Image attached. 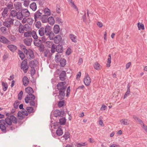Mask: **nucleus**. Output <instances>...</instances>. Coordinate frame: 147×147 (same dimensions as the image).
I'll list each match as a JSON object with an SVG mask.
<instances>
[{"instance_id": "obj_30", "label": "nucleus", "mask_w": 147, "mask_h": 147, "mask_svg": "<svg viewBox=\"0 0 147 147\" xmlns=\"http://www.w3.org/2000/svg\"><path fill=\"white\" fill-rule=\"evenodd\" d=\"M18 12L15 9L11 10L10 13V16L12 17H15L17 15Z\"/></svg>"}, {"instance_id": "obj_43", "label": "nucleus", "mask_w": 147, "mask_h": 147, "mask_svg": "<svg viewBox=\"0 0 147 147\" xmlns=\"http://www.w3.org/2000/svg\"><path fill=\"white\" fill-rule=\"evenodd\" d=\"M28 54L31 58H33L34 57L33 52L31 49L29 50Z\"/></svg>"}, {"instance_id": "obj_50", "label": "nucleus", "mask_w": 147, "mask_h": 147, "mask_svg": "<svg viewBox=\"0 0 147 147\" xmlns=\"http://www.w3.org/2000/svg\"><path fill=\"white\" fill-rule=\"evenodd\" d=\"M29 65L31 68H34L36 66V64L35 63L34 61H31L30 62Z\"/></svg>"}, {"instance_id": "obj_64", "label": "nucleus", "mask_w": 147, "mask_h": 147, "mask_svg": "<svg viewBox=\"0 0 147 147\" xmlns=\"http://www.w3.org/2000/svg\"><path fill=\"white\" fill-rule=\"evenodd\" d=\"M55 49H56L55 46L54 45L52 46V47L51 50V52L52 53H54L55 51Z\"/></svg>"}, {"instance_id": "obj_2", "label": "nucleus", "mask_w": 147, "mask_h": 147, "mask_svg": "<svg viewBox=\"0 0 147 147\" xmlns=\"http://www.w3.org/2000/svg\"><path fill=\"white\" fill-rule=\"evenodd\" d=\"M26 93L28 94L25 98V101L26 103H29L32 106H34L35 102L34 100L35 97L34 95L32 94L34 91L32 88L30 87H28L25 89Z\"/></svg>"}, {"instance_id": "obj_38", "label": "nucleus", "mask_w": 147, "mask_h": 147, "mask_svg": "<svg viewBox=\"0 0 147 147\" xmlns=\"http://www.w3.org/2000/svg\"><path fill=\"white\" fill-rule=\"evenodd\" d=\"M18 54L19 57L22 60H23L25 58V56L24 54L22 51L20 50H18Z\"/></svg>"}, {"instance_id": "obj_28", "label": "nucleus", "mask_w": 147, "mask_h": 147, "mask_svg": "<svg viewBox=\"0 0 147 147\" xmlns=\"http://www.w3.org/2000/svg\"><path fill=\"white\" fill-rule=\"evenodd\" d=\"M30 8L34 11H35L37 9L36 4L35 2H33L30 5Z\"/></svg>"}, {"instance_id": "obj_57", "label": "nucleus", "mask_w": 147, "mask_h": 147, "mask_svg": "<svg viewBox=\"0 0 147 147\" xmlns=\"http://www.w3.org/2000/svg\"><path fill=\"white\" fill-rule=\"evenodd\" d=\"M27 22L29 24H32L33 22V20L31 18H28L27 19Z\"/></svg>"}, {"instance_id": "obj_31", "label": "nucleus", "mask_w": 147, "mask_h": 147, "mask_svg": "<svg viewBox=\"0 0 147 147\" xmlns=\"http://www.w3.org/2000/svg\"><path fill=\"white\" fill-rule=\"evenodd\" d=\"M17 19L19 20H21L23 19V16L22 13V11H19L17 13V15L16 16Z\"/></svg>"}, {"instance_id": "obj_61", "label": "nucleus", "mask_w": 147, "mask_h": 147, "mask_svg": "<svg viewBox=\"0 0 147 147\" xmlns=\"http://www.w3.org/2000/svg\"><path fill=\"white\" fill-rule=\"evenodd\" d=\"M56 21L59 24H62V22H61V19H60L59 18L57 17L56 18Z\"/></svg>"}, {"instance_id": "obj_22", "label": "nucleus", "mask_w": 147, "mask_h": 147, "mask_svg": "<svg viewBox=\"0 0 147 147\" xmlns=\"http://www.w3.org/2000/svg\"><path fill=\"white\" fill-rule=\"evenodd\" d=\"M60 31V27L59 25L55 24L53 28V32L57 34H58Z\"/></svg>"}, {"instance_id": "obj_9", "label": "nucleus", "mask_w": 147, "mask_h": 147, "mask_svg": "<svg viewBox=\"0 0 147 147\" xmlns=\"http://www.w3.org/2000/svg\"><path fill=\"white\" fill-rule=\"evenodd\" d=\"M45 32L47 36H49V37L51 35L52 32L51 31V28L49 26H46L45 28Z\"/></svg>"}, {"instance_id": "obj_53", "label": "nucleus", "mask_w": 147, "mask_h": 147, "mask_svg": "<svg viewBox=\"0 0 147 147\" xmlns=\"http://www.w3.org/2000/svg\"><path fill=\"white\" fill-rule=\"evenodd\" d=\"M35 70L34 68H31V69L30 71V74L31 76H33L35 74Z\"/></svg>"}, {"instance_id": "obj_63", "label": "nucleus", "mask_w": 147, "mask_h": 147, "mask_svg": "<svg viewBox=\"0 0 147 147\" xmlns=\"http://www.w3.org/2000/svg\"><path fill=\"white\" fill-rule=\"evenodd\" d=\"M82 19L83 21L85 23H86L87 19L86 18V13H85L82 16Z\"/></svg>"}, {"instance_id": "obj_32", "label": "nucleus", "mask_w": 147, "mask_h": 147, "mask_svg": "<svg viewBox=\"0 0 147 147\" xmlns=\"http://www.w3.org/2000/svg\"><path fill=\"white\" fill-rule=\"evenodd\" d=\"M2 85L3 86V89L4 91H6L8 88V85L7 83L3 82H2Z\"/></svg>"}, {"instance_id": "obj_42", "label": "nucleus", "mask_w": 147, "mask_h": 147, "mask_svg": "<svg viewBox=\"0 0 147 147\" xmlns=\"http://www.w3.org/2000/svg\"><path fill=\"white\" fill-rule=\"evenodd\" d=\"M9 39L12 41H14L16 40V38L15 36L12 34H10L8 36Z\"/></svg>"}, {"instance_id": "obj_13", "label": "nucleus", "mask_w": 147, "mask_h": 147, "mask_svg": "<svg viewBox=\"0 0 147 147\" xmlns=\"http://www.w3.org/2000/svg\"><path fill=\"white\" fill-rule=\"evenodd\" d=\"M24 41L25 44L28 46L30 45L32 42V39L31 38L28 37L25 39Z\"/></svg>"}, {"instance_id": "obj_59", "label": "nucleus", "mask_w": 147, "mask_h": 147, "mask_svg": "<svg viewBox=\"0 0 147 147\" xmlns=\"http://www.w3.org/2000/svg\"><path fill=\"white\" fill-rule=\"evenodd\" d=\"M24 5L25 7H28L29 5V0L23 1Z\"/></svg>"}, {"instance_id": "obj_40", "label": "nucleus", "mask_w": 147, "mask_h": 147, "mask_svg": "<svg viewBox=\"0 0 147 147\" xmlns=\"http://www.w3.org/2000/svg\"><path fill=\"white\" fill-rule=\"evenodd\" d=\"M5 8H6L7 9H11L13 8V4L11 3H8L7 5V7Z\"/></svg>"}, {"instance_id": "obj_47", "label": "nucleus", "mask_w": 147, "mask_h": 147, "mask_svg": "<svg viewBox=\"0 0 147 147\" xmlns=\"http://www.w3.org/2000/svg\"><path fill=\"white\" fill-rule=\"evenodd\" d=\"M31 32H27L24 33V36L25 37H31L32 34Z\"/></svg>"}, {"instance_id": "obj_62", "label": "nucleus", "mask_w": 147, "mask_h": 147, "mask_svg": "<svg viewBox=\"0 0 147 147\" xmlns=\"http://www.w3.org/2000/svg\"><path fill=\"white\" fill-rule=\"evenodd\" d=\"M56 11L58 13H61V9L59 6L58 5H57Z\"/></svg>"}, {"instance_id": "obj_39", "label": "nucleus", "mask_w": 147, "mask_h": 147, "mask_svg": "<svg viewBox=\"0 0 147 147\" xmlns=\"http://www.w3.org/2000/svg\"><path fill=\"white\" fill-rule=\"evenodd\" d=\"M66 120L64 117L60 118L59 119V123L61 125H64L66 122Z\"/></svg>"}, {"instance_id": "obj_1", "label": "nucleus", "mask_w": 147, "mask_h": 147, "mask_svg": "<svg viewBox=\"0 0 147 147\" xmlns=\"http://www.w3.org/2000/svg\"><path fill=\"white\" fill-rule=\"evenodd\" d=\"M12 122L15 124L17 123L16 118L14 116H11L10 117H7L5 120L1 119L0 123L2 124L3 126L5 133L7 131L13 130L15 129V126L12 124Z\"/></svg>"}, {"instance_id": "obj_48", "label": "nucleus", "mask_w": 147, "mask_h": 147, "mask_svg": "<svg viewBox=\"0 0 147 147\" xmlns=\"http://www.w3.org/2000/svg\"><path fill=\"white\" fill-rule=\"evenodd\" d=\"M0 30L3 33L5 34L6 32L7 29L5 27L3 26L1 27Z\"/></svg>"}, {"instance_id": "obj_15", "label": "nucleus", "mask_w": 147, "mask_h": 147, "mask_svg": "<svg viewBox=\"0 0 147 147\" xmlns=\"http://www.w3.org/2000/svg\"><path fill=\"white\" fill-rule=\"evenodd\" d=\"M8 10L6 8H5L1 13V15L4 18H6L8 15Z\"/></svg>"}, {"instance_id": "obj_60", "label": "nucleus", "mask_w": 147, "mask_h": 147, "mask_svg": "<svg viewBox=\"0 0 147 147\" xmlns=\"http://www.w3.org/2000/svg\"><path fill=\"white\" fill-rule=\"evenodd\" d=\"M36 27L38 28H39L41 26V24L40 21L37 22L35 24Z\"/></svg>"}, {"instance_id": "obj_10", "label": "nucleus", "mask_w": 147, "mask_h": 147, "mask_svg": "<svg viewBox=\"0 0 147 147\" xmlns=\"http://www.w3.org/2000/svg\"><path fill=\"white\" fill-rule=\"evenodd\" d=\"M14 6L15 9L17 10H20L22 9V6L20 2L17 1L14 4Z\"/></svg>"}, {"instance_id": "obj_8", "label": "nucleus", "mask_w": 147, "mask_h": 147, "mask_svg": "<svg viewBox=\"0 0 147 147\" xmlns=\"http://www.w3.org/2000/svg\"><path fill=\"white\" fill-rule=\"evenodd\" d=\"M42 10H38L34 14V19L36 21L37 19L41 18L42 15Z\"/></svg>"}, {"instance_id": "obj_20", "label": "nucleus", "mask_w": 147, "mask_h": 147, "mask_svg": "<svg viewBox=\"0 0 147 147\" xmlns=\"http://www.w3.org/2000/svg\"><path fill=\"white\" fill-rule=\"evenodd\" d=\"M44 57H51L52 54L50 52L49 49L45 50L44 52Z\"/></svg>"}, {"instance_id": "obj_19", "label": "nucleus", "mask_w": 147, "mask_h": 147, "mask_svg": "<svg viewBox=\"0 0 147 147\" xmlns=\"http://www.w3.org/2000/svg\"><path fill=\"white\" fill-rule=\"evenodd\" d=\"M9 49L11 51L13 52L17 49V47L13 45H9L7 46Z\"/></svg>"}, {"instance_id": "obj_21", "label": "nucleus", "mask_w": 147, "mask_h": 147, "mask_svg": "<svg viewBox=\"0 0 147 147\" xmlns=\"http://www.w3.org/2000/svg\"><path fill=\"white\" fill-rule=\"evenodd\" d=\"M22 82L23 85L25 86H27L28 84L29 80L26 76H25L22 79Z\"/></svg>"}, {"instance_id": "obj_37", "label": "nucleus", "mask_w": 147, "mask_h": 147, "mask_svg": "<svg viewBox=\"0 0 147 147\" xmlns=\"http://www.w3.org/2000/svg\"><path fill=\"white\" fill-rule=\"evenodd\" d=\"M56 133L57 135L58 136H61L63 134V132L61 128H59L58 129L56 130Z\"/></svg>"}, {"instance_id": "obj_45", "label": "nucleus", "mask_w": 147, "mask_h": 147, "mask_svg": "<svg viewBox=\"0 0 147 147\" xmlns=\"http://www.w3.org/2000/svg\"><path fill=\"white\" fill-rule=\"evenodd\" d=\"M23 115L21 111H18V116L19 117V119H22L24 118V117L23 116Z\"/></svg>"}, {"instance_id": "obj_52", "label": "nucleus", "mask_w": 147, "mask_h": 147, "mask_svg": "<svg viewBox=\"0 0 147 147\" xmlns=\"http://www.w3.org/2000/svg\"><path fill=\"white\" fill-rule=\"evenodd\" d=\"M26 109L28 112L29 113H33L34 112L33 108L32 107H27L26 108Z\"/></svg>"}, {"instance_id": "obj_56", "label": "nucleus", "mask_w": 147, "mask_h": 147, "mask_svg": "<svg viewBox=\"0 0 147 147\" xmlns=\"http://www.w3.org/2000/svg\"><path fill=\"white\" fill-rule=\"evenodd\" d=\"M24 27L25 31H28L29 30L30 27L28 24H25L24 25Z\"/></svg>"}, {"instance_id": "obj_12", "label": "nucleus", "mask_w": 147, "mask_h": 147, "mask_svg": "<svg viewBox=\"0 0 147 147\" xmlns=\"http://www.w3.org/2000/svg\"><path fill=\"white\" fill-rule=\"evenodd\" d=\"M66 77V74L65 71H62L59 74V78L60 80L62 81H64L65 80Z\"/></svg>"}, {"instance_id": "obj_24", "label": "nucleus", "mask_w": 147, "mask_h": 147, "mask_svg": "<svg viewBox=\"0 0 147 147\" xmlns=\"http://www.w3.org/2000/svg\"><path fill=\"white\" fill-rule=\"evenodd\" d=\"M60 64V66L61 67H64L66 64V61L65 59L63 58H61L59 62Z\"/></svg>"}, {"instance_id": "obj_7", "label": "nucleus", "mask_w": 147, "mask_h": 147, "mask_svg": "<svg viewBox=\"0 0 147 147\" xmlns=\"http://www.w3.org/2000/svg\"><path fill=\"white\" fill-rule=\"evenodd\" d=\"M20 67L21 69L23 70L24 73H26L27 72L29 67L27 63L22 62Z\"/></svg>"}, {"instance_id": "obj_26", "label": "nucleus", "mask_w": 147, "mask_h": 147, "mask_svg": "<svg viewBox=\"0 0 147 147\" xmlns=\"http://www.w3.org/2000/svg\"><path fill=\"white\" fill-rule=\"evenodd\" d=\"M48 21L51 25H53L55 23L54 18L52 16L49 17L48 18Z\"/></svg>"}, {"instance_id": "obj_17", "label": "nucleus", "mask_w": 147, "mask_h": 147, "mask_svg": "<svg viewBox=\"0 0 147 147\" xmlns=\"http://www.w3.org/2000/svg\"><path fill=\"white\" fill-rule=\"evenodd\" d=\"M34 43L35 46L36 47L42 45V41L41 39L38 38L37 39L34 40Z\"/></svg>"}, {"instance_id": "obj_41", "label": "nucleus", "mask_w": 147, "mask_h": 147, "mask_svg": "<svg viewBox=\"0 0 147 147\" xmlns=\"http://www.w3.org/2000/svg\"><path fill=\"white\" fill-rule=\"evenodd\" d=\"M31 36L34 39V40L38 39V36H37L36 32L34 31H33L32 32Z\"/></svg>"}, {"instance_id": "obj_58", "label": "nucleus", "mask_w": 147, "mask_h": 147, "mask_svg": "<svg viewBox=\"0 0 147 147\" xmlns=\"http://www.w3.org/2000/svg\"><path fill=\"white\" fill-rule=\"evenodd\" d=\"M60 58L59 57V56L58 55V54H57V55L55 56V61L57 63H59L60 61Z\"/></svg>"}, {"instance_id": "obj_18", "label": "nucleus", "mask_w": 147, "mask_h": 147, "mask_svg": "<svg viewBox=\"0 0 147 147\" xmlns=\"http://www.w3.org/2000/svg\"><path fill=\"white\" fill-rule=\"evenodd\" d=\"M61 39L62 38L60 35H57L54 38V42L56 44L59 43L61 41Z\"/></svg>"}, {"instance_id": "obj_36", "label": "nucleus", "mask_w": 147, "mask_h": 147, "mask_svg": "<svg viewBox=\"0 0 147 147\" xmlns=\"http://www.w3.org/2000/svg\"><path fill=\"white\" fill-rule=\"evenodd\" d=\"M109 58L107 59V62L106 65L107 67H109L110 66L111 63V56L110 54L108 55Z\"/></svg>"}, {"instance_id": "obj_49", "label": "nucleus", "mask_w": 147, "mask_h": 147, "mask_svg": "<svg viewBox=\"0 0 147 147\" xmlns=\"http://www.w3.org/2000/svg\"><path fill=\"white\" fill-rule=\"evenodd\" d=\"M65 102L64 100L59 101L58 102V107L60 108L63 106Z\"/></svg>"}, {"instance_id": "obj_34", "label": "nucleus", "mask_w": 147, "mask_h": 147, "mask_svg": "<svg viewBox=\"0 0 147 147\" xmlns=\"http://www.w3.org/2000/svg\"><path fill=\"white\" fill-rule=\"evenodd\" d=\"M121 125H127L129 124L127 122V119H122L120 121Z\"/></svg>"}, {"instance_id": "obj_27", "label": "nucleus", "mask_w": 147, "mask_h": 147, "mask_svg": "<svg viewBox=\"0 0 147 147\" xmlns=\"http://www.w3.org/2000/svg\"><path fill=\"white\" fill-rule=\"evenodd\" d=\"M38 33L40 36H43L45 33V28L43 27L40 28L38 30Z\"/></svg>"}, {"instance_id": "obj_35", "label": "nucleus", "mask_w": 147, "mask_h": 147, "mask_svg": "<svg viewBox=\"0 0 147 147\" xmlns=\"http://www.w3.org/2000/svg\"><path fill=\"white\" fill-rule=\"evenodd\" d=\"M44 12L45 14L44 15L49 16L50 15V11L48 8H45L44 9Z\"/></svg>"}, {"instance_id": "obj_23", "label": "nucleus", "mask_w": 147, "mask_h": 147, "mask_svg": "<svg viewBox=\"0 0 147 147\" xmlns=\"http://www.w3.org/2000/svg\"><path fill=\"white\" fill-rule=\"evenodd\" d=\"M94 67L96 70H99L101 69L102 66L98 62H96L94 64Z\"/></svg>"}, {"instance_id": "obj_4", "label": "nucleus", "mask_w": 147, "mask_h": 147, "mask_svg": "<svg viewBox=\"0 0 147 147\" xmlns=\"http://www.w3.org/2000/svg\"><path fill=\"white\" fill-rule=\"evenodd\" d=\"M14 20L11 18H9L7 19L3 23V25L7 28L11 27V25L13 24Z\"/></svg>"}, {"instance_id": "obj_29", "label": "nucleus", "mask_w": 147, "mask_h": 147, "mask_svg": "<svg viewBox=\"0 0 147 147\" xmlns=\"http://www.w3.org/2000/svg\"><path fill=\"white\" fill-rule=\"evenodd\" d=\"M69 37L73 42L75 43L77 42V41L76 40L77 37L76 36L73 34H70Z\"/></svg>"}, {"instance_id": "obj_44", "label": "nucleus", "mask_w": 147, "mask_h": 147, "mask_svg": "<svg viewBox=\"0 0 147 147\" xmlns=\"http://www.w3.org/2000/svg\"><path fill=\"white\" fill-rule=\"evenodd\" d=\"M138 27L139 30L141 29L143 30L144 29V25L143 24H140V22L138 23Z\"/></svg>"}, {"instance_id": "obj_46", "label": "nucleus", "mask_w": 147, "mask_h": 147, "mask_svg": "<svg viewBox=\"0 0 147 147\" xmlns=\"http://www.w3.org/2000/svg\"><path fill=\"white\" fill-rule=\"evenodd\" d=\"M70 134L69 132H65L64 135L63 136V137L65 138V140H67L70 137Z\"/></svg>"}, {"instance_id": "obj_6", "label": "nucleus", "mask_w": 147, "mask_h": 147, "mask_svg": "<svg viewBox=\"0 0 147 147\" xmlns=\"http://www.w3.org/2000/svg\"><path fill=\"white\" fill-rule=\"evenodd\" d=\"M84 82L86 85L89 86L90 85L91 82V79L88 74H87L84 78Z\"/></svg>"}, {"instance_id": "obj_33", "label": "nucleus", "mask_w": 147, "mask_h": 147, "mask_svg": "<svg viewBox=\"0 0 147 147\" xmlns=\"http://www.w3.org/2000/svg\"><path fill=\"white\" fill-rule=\"evenodd\" d=\"M47 16L43 15L41 18V20L43 23H45L48 21V18Z\"/></svg>"}, {"instance_id": "obj_5", "label": "nucleus", "mask_w": 147, "mask_h": 147, "mask_svg": "<svg viewBox=\"0 0 147 147\" xmlns=\"http://www.w3.org/2000/svg\"><path fill=\"white\" fill-rule=\"evenodd\" d=\"M64 114L63 110L60 111L59 110L56 109L54 113V115L55 117H62Z\"/></svg>"}, {"instance_id": "obj_16", "label": "nucleus", "mask_w": 147, "mask_h": 147, "mask_svg": "<svg viewBox=\"0 0 147 147\" xmlns=\"http://www.w3.org/2000/svg\"><path fill=\"white\" fill-rule=\"evenodd\" d=\"M55 47L56 51L58 53H61L63 51V49L62 45L59 44Z\"/></svg>"}, {"instance_id": "obj_51", "label": "nucleus", "mask_w": 147, "mask_h": 147, "mask_svg": "<svg viewBox=\"0 0 147 147\" xmlns=\"http://www.w3.org/2000/svg\"><path fill=\"white\" fill-rule=\"evenodd\" d=\"M20 103V102L18 100L16 101L13 103V106L14 108L15 109H17Z\"/></svg>"}, {"instance_id": "obj_25", "label": "nucleus", "mask_w": 147, "mask_h": 147, "mask_svg": "<svg viewBox=\"0 0 147 147\" xmlns=\"http://www.w3.org/2000/svg\"><path fill=\"white\" fill-rule=\"evenodd\" d=\"M25 30L24 25L20 24L18 27V31L20 33H23Z\"/></svg>"}, {"instance_id": "obj_11", "label": "nucleus", "mask_w": 147, "mask_h": 147, "mask_svg": "<svg viewBox=\"0 0 147 147\" xmlns=\"http://www.w3.org/2000/svg\"><path fill=\"white\" fill-rule=\"evenodd\" d=\"M0 42L3 44L9 43L10 41L5 37L0 35Z\"/></svg>"}, {"instance_id": "obj_14", "label": "nucleus", "mask_w": 147, "mask_h": 147, "mask_svg": "<svg viewBox=\"0 0 147 147\" xmlns=\"http://www.w3.org/2000/svg\"><path fill=\"white\" fill-rule=\"evenodd\" d=\"M21 11L23 17L26 18L29 16L30 13L27 9H24Z\"/></svg>"}, {"instance_id": "obj_55", "label": "nucleus", "mask_w": 147, "mask_h": 147, "mask_svg": "<svg viewBox=\"0 0 147 147\" xmlns=\"http://www.w3.org/2000/svg\"><path fill=\"white\" fill-rule=\"evenodd\" d=\"M23 94V92L22 91L20 92V93L18 95V98L19 100H21L22 99V98Z\"/></svg>"}, {"instance_id": "obj_54", "label": "nucleus", "mask_w": 147, "mask_h": 147, "mask_svg": "<svg viewBox=\"0 0 147 147\" xmlns=\"http://www.w3.org/2000/svg\"><path fill=\"white\" fill-rule=\"evenodd\" d=\"M38 47H39V50L40 52L43 51L45 48V46L43 45L42 44Z\"/></svg>"}, {"instance_id": "obj_3", "label": "nucleus", "mask_w": 147, "mask_h": 147, "mask_svg": "<svg viewBox=\"0 0 147 147\" xmlns=\"http://www.w3.org/2000/svg\"><path fill=\"white\" fill-rule=\"evenodd\" d=\"M65 82H61L58 83L56 86L58 94V97L60 100H63L65 95V91L66 86L65 85Z\"/></svg>"}]
</instances>
